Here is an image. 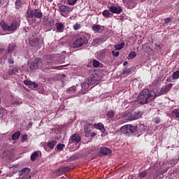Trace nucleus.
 Returning a JSON list of instances; mask_svg holds the SVG:
<instances>
[{"label":"nucleus","mask_w":179,"mask_h":179,"mask_svg":"<svg viewBox=\"0 0 179 179\" xmlns=\"http://www.w3.org/2000/svg\"><path fill=\"white\" fill-rule=\"evenodd\" d=\"M20 136V131H16L15 132L12 136H11V139L13 141H16L17 139H19V137Z\"/></svg>","instance_id":"b1692460"},{"label":"nucleus","mask_w":179,"mask_h":179,"mask_svg":"<svg viewBox=\"0 0 179 179\" xmlns=\"http://www.w3.org/2000/svg\"><path fill=\"white\" fill-rule=\"evenodd\" d=\"M55 145H57V141H52L47 143V146H48V148L52 150L55 148Z\"/></svg>","instance_id":"393cba45"},{"label":"nucleus","mask_w":179,"mask_h":179,"mask_svg":"<svg viewBox=\"0 0 179 179\" xmlns=\"http://www.w3.org/2000/svg\"><path fill=\"white\" fill-rule=\"evenodd\" d=\"M87 80L91 86H93V85H99V83H100V80H97V75L92 76Z\"/></svg>","instance_id":"6e6552de"},{"label":"nucleus","mask_w":179,"mask_h":179,"mask_svg":"<svg viewBox=\"0 0 179 179\" xmlns=\"http://www.w3.org/2000/svg\"><path fill=\"white\" fill-rule=\"evenodd\" d=\"M0 26L2 27L3 30H5V31H16L19 26H20V24H19L17 21L14 20L10 25H8L5 23V21H1L0 22Z\"/></svg>","instance_id":"20e7f679"},{"label":"nucleus","mask_w":179,"mask_h":179,"mask_svg":"<svg viewBox=\"0 0 179 179\" xmlns=\"http://www.w3.org/2000/svg\"><path fill=\"white\" fill-rule=\"evenodd\" d=\"M90 84L89 82L86 80L84 83L82 84V90H88L89 87H90Z\"/></svg>","instance_id":"4be33fe9"},{"label":"nucleus","mask_w":179,"mask_h":179,"mask_svg":"<svg viewBox=\"0 0 179 179\" xmlns=\"http://www.w3.org/2000/svg\"><path fill=\"white\" fill-rule=\"evenodd\" d=\"M100 66V62L97 61L96 59L93 60V67L94 68H99Z\"/></svg>","instance_id":"f704fd0d"},{"label":"nucleus","mask_w":179,"mask_h":179,"mask_svg":"<svg viewBox=\"0 0 179 179\" xmlns=\"http://www.w3.org/2000/svg\"><path fill=\"white\" fill-rule=\"evenodd\" d=\"M103 16H104V17H106V19H108V17H110V10H105L103 11L102 13Z\"/></svg>","instance_id":"2f4dec72"},{"label":"nucleus","mask_w":179,"mask_h":179,"mask_svg":"<svg viewBox=\"0 0 179 179\" xmlns=\"http://www.w3.org/2000/svg\"><path fill=\"white\" fill-rule=\"evenodd\" d=\"M54 23H55V22H54V20H50L49 21V26H54Z\"/></svg>","instance_id":"8fccbe9b"},{"label":"nucleus","mask_w":179,"mask_h":179,"mask_svg":"<svg viewBox=\"0 0 179 179\" xmlns=\"http://www.w3.org/2000/svg\"><path fill=\"white\" fill-rule=\"evenodd\" d=\"M124 45H125V43L122 42L121 43L115 45V50H122L124 48Z\"/></svg>","instance_id":"c85d7f7f"},{"label":"nucleus","mask_w":179,"mask_h":179,"mask_svg":"<svg viewBox=\"0 0 179 179\" xmlns=\"http://www.w3.org/2000/svg\"><path fill=\"white\" fill-rule=\"evenodd\" d=\"M8 62H9V64H13L15 62L13 61V58H9L8 59Z\"/></svg>","instance_id":"3c124183"},{"label":"nucleus","mask_w":179,"mask_h":179,"mask_svg":"<svg viewBox=\"0 0 179 179\" xmlns=\"http://www.w3.org/2000/svg\"><path fill=\"white\" fill-rule=\"evenodd\" d=\"M143 115V113L141 111H137L134 112L132 113L129 112H126L123 116L125 118V120H127L128 121H133V120H139L141 117Z\"/></svg>","instance_id":"39448f33"},{"label":"nucleus","mask_w":179,"mask_h":179,"mask_svg":"<svg viewBox=\"0 0 179 179\" xmlns=\"http://www.w3.org/2000/svg\"><path fill=\"white\" fill-rule=\"evenodd\" d=\"M173 113L175 114L176 118H179V109H174Z\"/></svg>","instance_id":"79ce46f5"},{"label":"nucleus","mask_w":179,"mask_h":179,"mask_svg":"<svg viewBox=\"0 0 179 179\" xmlns=\"http://www.w3.org/2000/svg\"><path fill=\"white\" fill-rule=\"evenodd\" d=\"M101 54L102 55V57H106V50H101Z\"/></svg>","instance_id":"603ef678"},{"label":"nucleus","mask_w":179,"mask_h":179,"mask_svg":"<svg viewBox=\"0 0 179 179\" xmlns=\"http://www.w3.org/2000/svg\"><path fill=\"white\" fill-rule=\"evenodd\" d=\"M0 114H2V109L0 108Z\"/></svg>","instance_id":"13d9d810"},{"label":"nucleus","mask_w":179,"mask_h":179,"mask_svg":"<svg viewBox=\"0 0 179 179\" xmlns=\"http://www.w3.org/2000/svg\"><path fill=\"white\" fill-rule=\"evenodd\" d=\"M73 29H74V30H79V29H80V24H74Z\"/></svg>","instance_id":"37998d69"},{"label":"nucleus","mask_w":179,"mask_h":179,"mask_svg":"<svg viewBox=\"0 0 179 179\" xmlns=\"http://www.w3.org/2000/svg\"><path fill=\"white\" fill-rule=\"evenodd\" d=\"M126 65H128V62H127V61H125V62L123 63V66H126Z\"/></svg>","instance_id":"864d4df0"},{"label":"nucleus","mask_w":179,"mask_h":179,"mask_svg":"<svg viewBox=\"0 0 179 179\" xmlns=\"http://www.w3.org/2000/svg\"><path fill=\"white\" fill-rule=\"evenodd\" d=\"M22 141V142H26L27 141V135H23Z\"/></svg>","instance_id":"de8ad7c7"},{"label":"nucleus","mask_w":179,"mask_h":179,"mask_svg":"<svg viewBox=\"0 0 179 179\" xmlns=\"http://www.w3.org/2000/svg\"><path fill=\"white\" fill-rule=\"evenodd\" d=\"M0 3H1V0H0Z\"/></svg>","instance_id":"052dcab7"},{"label":"nucleus","mask_w":179,"mask_h":179,"mask_svg":"<svg viewBox=\"0 0 179 179\" xmlns=\"http://www.w3.org/2000/svg\"><path fill=\"white\" fill-rule=\"evenodd\" d=\"M146 176H148V171H143L139 173V177H141V178H145Z\"/></svg>","instance_id":"a19ab883"},{"label":"nucleus","mask_w":179,"mask_h":179,"mask_svg":"<svg viewBox=\"0 0 179 179\" xmlns=\"http://www.w3.org/2000/svg\"><path fill=\"white\" fill-rule=\"evenodd\" d=\"M24 85H25V86H32L34 89L38 87V84H37V83L28 80H24Z\"/></svg>","instance_id":"f8f14e48"},{"label":"nucleus","mask_w":179,"mask_h":179,"mask_svg":"<svg viewBox=\"0 0 179 179\" xmlns=\"http://www.w3.org/2000/svg\"><path fill=\"white\" fill-rule=\"evenodd\" d=\"M0 51H1V49L0 50Z\"/></svg>","instance_id":"680f3d73"},{"label":"nucleus","mask_w":179,"mask_h":179,"mask_svg":"<svg viewBox=\"0 0 179 179\" xmlns=\"http://www.w3.org/2000/svg\"><path fill=\"white\" fill-rule=\"evenodd\" d=\"M29 173H30V169L24 168L19 171V176H29Z\"/></svg>","instance_id":"a211bd4d"},{"label":"nucleus","mask_w":179,"mask_h":179,"mask_svg":"<svg viewBox=\"0 0 179 179\" xmlns=\"http://www.w3.org/2000/svg\"><path fill=\"white\" fill-rule=\"evenodd\" d=\"M1 102H2V99L0 98V104H1Z\"/></svg>","instance_id":"bf43d9fd"},{"label":"nucleus","mask_w":179,"mask_h":179,"mask_svg":"<svg viewBox=\"0 0 179 179\" xmlns=\"http://www.w3.org/2000/svg\"><path fill=\"white\" fill-rule=\"evenodd\" d=\"M87 43H89V41L87 40V35L85 34L77 38L73 42V47H74V48H79V47L85 45V44H87Z\"/></svg>","instance_id":"423d86ee"},{"label":"nucleus","mask_w":179,"mask_h":179,"mask_svg":"<svg viewBox=\"0 0 179 179\" xmlns=\"http://www.w3.org/2000/svg\"><path fill=\"white\" fill-rule=\"evenodd\" d=\"M85 93H86V92H85V91L82 90V93H81V94H85Z\"/></svg>","instance_id":"4d7b16f0"},{"label":"nucleus","mask_w":179,"mask_h":179,"mask_svg":"<svg viewBox=\"0 0 179 179\" xmlns=\"http://www.w3.org/2000/svg\"><path fill=\"white\" fill-rule=\"evenodd\" d=\"M37 157H38V152L35 151L31 155V162H36V159H37Z\"/></svg>","instance_id":"bb28decb"},{"label":"nucleus","mask_w":179,"mask_h":179,"mask_svg":"<svg viewBox=\"0 0 179 179\" xmlns=\"http://www.w3.org/2000/svg\"><path fill=\"white\" fill-rule=\"evenodd\" d=\"M27 17H29V18H32V17H34V10H28L27 11Z\"/></svg>","instance_id":"5701e85b"},{"label":"nucleus","mask_w":179,"mask_h":179,"mask_svg":"<svg viewBox=\"0 0 179 179\" xmlns=\"http://www.w3.org/2000/svg\"><path fill=\"white\" fill-rule=\"evenodd\" d=\"M77 90H78L76 89V87L73 86V87H69L67 90L66 93H68L69 94L71 93H75V92H76Z\"/></svg>","instance_id":"c756f323"},{"label":"nucleus","mask_w":179,"mask_h":179,"mask_svg":"<svg viewBox=\"0 0 179 179\" xmlns=\"http://www.w3.org/2000/svg\"><path fill=\"white\" fill-rule=\"evenodd\" d=\"M170 22H171V18H170V17L166 18V19L164 20V23H165L166 24H168V23H170Z\"/></svg>","instance_id":"c03bdc74"},{"label":"nucleus","mask_w":179,"mask_h":179,"mask_svg":"<svg viewBox=\"0 0 179 179\" xmlns=\"http://www.w3.org/2000/svg\"><path fill=\"white\" fill-rule=\"evenodd\" d=\"M28 125H29V127H31L33 125V122H30Z\"/></svg>","instance_id":"6e6d98bb"},{"label":"nucleus","mask_w":179,"mask_h":179,"mask_svg":"<svg viewBox=\"0 0 179 179\" xmlns=\"http://www.w3.org/2000/svg\"><path fill=\"white\" fill-rule=\"evenodd\" d=\"M59 10L61 12L62 16H64V17H67L68 15L73 10V8L69 7L67 6L62 5L59 7Z\"/></svg>","instance_id":"0eeeda50"},{"label":"nucleus","mask_w":179,"mask_h":179,"mask_svg":"<svg viewBox=\"0 0 179 179\" xmlns=\"http://www.w3.org/2000/svg\"><path fill=\"white\" fill-rule=\"evenodd\" d=\"M19 72V68L13 66H10L8 69V75H13L15 73H17Z\"/></svg>","instance_id":"dca6fc26"},{"label":"nucleus","mask_w":179,"mask_h":179,"mask_svg":"<svg viewBox=\"0 0 179 179\" xmlns=\"http://www.w3.org/2000/svg\"><path fill=\"white\" fill-rule=\"evenodd\" d=\"M70 170L69 167H62L59 169L56 172L57 173L58 176H61V174H64V173H68V171Z\"/></svg>","instance_id":"2eb2a0df"},{"label":"nucleus","mask_w":179,"mask_h":179,"mask_svg":"<svg viewBox=\"0 0 179 179\" xmlns=\"http://www.w3.org/2000/svg\"><path fill=\"white\" fill-rule=\"evenodd\" d=\"M91 136H92V137L96 136V133H95V132H92V133L91 134Z\"/></svg>","instance_id":"5fc2aeb1"},{"label":"nucleus","mask_w":179,"mask_h":179,"mask_svg":"<svg viewBox=\"0 0 179 179\" xmlns=\"http://www.w3.org/2000/svg\"><path fill=\"white\" fill-rule=\"evenodd\" d=\"M94 127L101 132H106V128L104 127V124L102 123L94 124Z\"/></svg>","instance_id":"aec40b11"},{"label":"nucleus","mask_w":179,"mask_h":179,"mask_svg":"<svg viewBox=\"0 0 179 179\" xmlns=\"http://www.w3.org/2000/svg\"><path fill=\"white\" fill-rule=\"evenodd\" d=\"M156 99V92L148 89L143 90L138 96L137 100L140 104H148Z\"/></svg>","instance_id":"f257e3e1"},{"label":"nucleus","mask_w":179,"mask_h":179,"mask_svg":"<svg viewBox=\"0 0 179 179\" xmlns=\"http://www.w3.org/2000/svg\"><path fill=\"white\" fill-rule=\"evenodd\" d=\"M112 54L114 57H118V55H120V52L112 51Z\"/></svg>","instance_id":"49530a36"},{"label":"nucleus","mask_w":179,"mask_h":179,"mask_svg":"<svg viewBox=\"0 0 179 179\" xmlns=\"http://www.w3.org/2000/svg\"><path fill=\"white\" fill-rule=\"evenodd\" d=\"M84 132L86 138H89V136H90V133L92 132V129H90V127H85Z\"/></svg>","instance_id":"a878e982"},{"label":"nucleus","mask_w":179,"mask_h":179,"mask_svg":"<svg viewBox=\"0 0 179 179\" xmlns=\"http://www.w3.org/2000/svg\"><path fill=\"white\" fill-rule=\"evenodd\" d=\"M135 57H136V52H135V51H132L129 54V58H130V59H134Z\"/></svg>","instance_id":"e433bc0d"},{"label":"nucleus","mask_w":179,"mask_h":179,"mask_svg":"<svg viewBox=\"0 0 179 179\" xmlns=\"http://www.w3.org/2000/svg\"><path fill=\"white\" fill-rule=\"evenodd\" d=\"M55 26L57 33H62L65 29V25L62 22H57Z\"/></svg>","instance_id":"9b49d317"},{"label":"nucleus","mask_w":179,"mask_h":179,"mask_svg":"<svg viewBox=\"0 0 179 179\" xmlns=\"http://www.w3.org/2000/svg\"><path fill=\"white\" fill-rule=\"evenodd\" d=\"M78 2V0H67V3L70 6H73Z\"/></svg>","instance_id":"ea45409f"},{"label":"nucleus","mask_w":179,"mask_h":179,"mask_svg":"<svg viewBox=\"0 0 179 179\" xmlns=\"http://www.w3.org/2000/svg\"><path fill=\"white\" fill-rule=\"evenodd\" d=\"M122 73L123 74H127L128 75V73H132V69H127V67L125 68V69L122 71Z\"/></svg>","instance_id":"58836bf2"},{"label":"nucleus","mask_w":179,"mask_h":179,"mask_svg":"<svg viewBox=\"0 0 179 179\" xmlns=\"http://www.w3.org/2000/svg\"><path fill=\"white\" fill-rule=\"evenodd\" d=\"M30 178L29 175H23V176L21 178V179H29Z\"/></svg>","instance_id":"09e8293b"},{"label":"nucleus","mask_w":179,"mask_h":179,"mask_svg":"<svg viewBox=\"0 0 179 179\" xmlns=\"http://www.w3.org/2000/svg\"><path fill=\"white\" fill-rule=\"evenodd\" d=\"M120 132L126 136H131V135H139L138 127L132 126L131 124H126L120 128Z\"/></svg>","instance_id":"7ed1b4c3"},{"label":"nucleus","mask_w":179,"mask_h":179,"mask_svg":"<svg viewBox=\"0 0 179 179\" xmlns=\"http://www.w3.org/2000/svg\"><path fill=\"white\" fill-rule=\"evenodd\" d=\"M43 58L44 59H46V61H52L54 56H52V55H45Z\"/></svg>","instance_id":"72a5a7b5"},{"label":"nucleus","mask_w":179,"mask_h":179,"mask_svg":"<svg viewBox=\"0 0 179 179\" xmlns=\"http://www.w3.org/2000/svg\"><path fill=\"white\" fill-rule=\"evenodd\" d=\"M154 122H155V124H160V118L159 117H155L154 119Z\"/></svg>","instance_id":"a18cd8bd"},{"label":"nucleus","mask_w":179,"mask_h":179,"mask_svg":"<svg viewBox=\"0 0 179 179\" xmlns=\"http://www.w3.org/2000/svg\"><path fill=\"white\" fill-rule=\"evenodd\" d=\"M34 16L36 19H41V17H43V13L39 11L38 9H35L34 10Z\"/></svg>","instance_id":"6ab92c4d"},{"label":"nucleus","mask_w":179,"mask_h":179,"mask_svg":"<svg viewBox=\"0 0 179 179\" xmlns=\"http://www.w3.org/2000/svg\"><path fill=\"white\" fill-rule=\"evenodd\" d=\"M15 6L16 9H20L22 8V1L21 0H16L15 3Z\"/></svg>","instance_id":"7c9ffc66"},{"label":"nucleus","mask_w":179,"mask_h":179,"mask_svg":"<svg viewBox=\"0 0 179 179\" xmlns=\"http://www.w3.org/2000/svg\"><path fill=\"white\" fill-rule=\"evenodd\" d=\"M29 45H31V47H37V45H38V38H33L32 39H30Z\"/></svg>","instance_id":"f3484780"},{"label":"nucleus","mask_w":179,"mask_h":179,"mask_svg":"<svg viewBox=\"0 0 179 179\" xmlns=\"http://www.w3.org/2000/svg\"><path fill=\"white\" fill-rule=\"evenodd\" d=\"M115 113L113 110H108L107 113L108 118H114Z\"/></svg>","instance_id":"473e14b6"},{"label":"nucleus","mask_w":179,"mask_h":179,"mask_svg":"<svg viewBox=\"0 0 179 179\" xmlns=\"http://www.w3.org/2000/svg\"><path fill=\"white\" fill-rule=\"evenodd\" d=\"M64 148H65V145L64 144L59 143L57 145L56 149L57 150H64Z\"/></svg>","instance_id":"c9c22d12"},{"label":"nucleus","mask_w":179,"mask_h":179,"mask_svg":"<svg viewBox=\"0 0 179 179\" xmlns=\"http://www.w3.org/2000/svg\"><path fill=\"white\" fill-rule=\"evenodd\" d=\"M109 10L112 12V13H117V15H120V13H122V8L120 6L115 7L114 6H111L109 7Z\"/></svg>","instance_id":"1a4fd4ad"},{"label":"nucleus","mask_w":179,"mask_h":179,"mask_svg":"<svg viewBox=\"0 0 179 179\" xmlns=\"http://www.w3.org/2000/svg\"><path fill=\"white\" fill-rule=\"evenodd\" d=\"M173 79H178L179 78V71L173 73L172 75Z\"/></svg>","instance_id":"4c0bfd02"},{"label":"nucleus","mask_w":179,"mask_h":179,"mask_svg":"<svg viewBox=\"0 0 179 179\" xmlns=\"http://www.w3.org/2000/svg\"><path fill=\"white\" fill-rule=\"evenodd\" d=\"M92 29L95 31V33H100V30H101V27L99 24H94L92 27Z\"/></svg>","instance_id":"412c9836"},{"label":"nucleus","mask_w":179,"mask_h":179,"mask_svg":"<svg viewBox=\"0 0 179 179\" xmlns=\"http://www.w3.org/2000/svg\"><path fill=\"white\" fill-rule=\"evenodd\" d=\"M71 140L73 143H79L81 141V138L77 134H74L71 136Z\"/></svg>","instance_id":"4468645a"},{"label":"nucleus","mask_w":179,"mask_h":179,"mask_svg":"<svg viewBox=\"0 0 179 179\" xmlns=\"http://www.w3.org/2000/svg\"><path fill=\"white\" fill-rule=\"evenodd\" d=\"M64 66H51L50 62L46 61L45 64H43V59L41 58H36L32 64H31L30 68L31 69H37V68H42V69H61V68L64 67Z\"/></svg>","instance_id":"f03ea898"},{"label":"nucleus","mask_w":179,"mask_h":179,"mask_svg":"<svg viewBox=\"0 0 179 179\" xmlns=\"http://www.w3.org/2000/svg\"><path fill=\"white\" fill-rule=\"evenodd\" d=\"M173 87V84L166 85L164 87H162L159 92V94H166V93H169L170 90Z\"/></svg>","instance_id":"9d476101"},{"label":"nucleus","mask_w":179,"mask_h":179,"mask_svg":"<svg viewBox=\"0 0 179 179\" xmlns=\"http://www.w3.org/2000/svg\"><path fill=\"white\" fill-rule=\"evenodd\" d=\"M100 153L105 156H110L111 155V150L106 147H102L100 148Z\"/></svg>","instance_id":"ddd939ff"},{"label":"nucleus","mask_w":179,"mask_h":179,"mask_svg":"<svg viewBox=\"0 0 179 179\" xmlns=\"http://www.w3.org/2000/svg\"><path fill=\"white\" fill-rule=\"evenodd\" d=\"M15 48H16V45H15V43L9 44L8 47V52H12V51H13Z\"/></svg>","instance_id":"cd10ccee"}]
</instances>
